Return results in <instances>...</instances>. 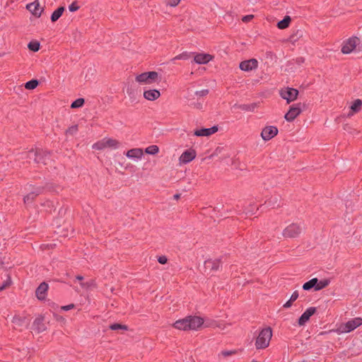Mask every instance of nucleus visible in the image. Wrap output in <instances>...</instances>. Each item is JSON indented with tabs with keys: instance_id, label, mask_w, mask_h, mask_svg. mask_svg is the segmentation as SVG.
<instances>
[{
	"instance_id": "f257e3e1",
	"label": "nucleus",
	"mask_w": 362,
	"mask_h": 362,
	"mask_svg": "<svg viewBox=\"0 0 362 362\" xmlns=\"http://www.w3.org/2000/svg\"><path fill=\"white\" fill-rule=\"evenodd\" d=\"M204 319L196 315H188L182 319L175 321L173 327L175 329L188 331L198 330L204 324Z\"/></svg>"
},
{
	"instance_id": "f03ea898",
	"label": "nucleus",
	"mask_w": 362,
	"mask_h": 362,
	"mask_svg": "<svg viewBox=\"0 0 362 362\" xmlns=\"http://www.w3.org/2000/svg\"><path fill=\"white\" fill-rule=\"evenodd\" d=\"M272 337V329L270 327L262 329L255 341L257 349H264L269 346Z\"/></svg>"
},
{
	"instance_id": "7ed1b4c3",
	"label": "nucleus",
	"mask_w": 362,
	"mask_h": 362,
	"mask_svg": "<svg viewBox=\"0 0 362 362\" xmlns=\"http://www.w3.org/2000/svg\"><path fill=\"white\" fill-rule=\"evenodd\" d=\"M120 146V142L112 138H104L93 145V148L104 150L105 148L117 149Z\"/></svg>"
},
{
	"instance_id": "20e7f679",
	"label": "nucleus",
	"mask_w": 362,
	"mask_h": 362,
	"mask_svg": "<svg viewBox=\"0 0 362 362\" xmlns=\"http://www.w3.org/2000/svg\"><path fill=\"white\" fill-rule=\"evenodd\" d=\"M158 79V74L156 71H147L136 76V81L140 84L151 85Z\"/></svg>"
},
{
	"instance_id": "39448f33",
	"label": "nucleus",
	"mask_w": 362,
	"mask_h": 362,
	"mask_svg": "<svg viewBox=\"0 0 362 362\" xmlns=\"http://www.w3.org/2000/svg\"><path fill=\"white\" fill-rule=\"evenodd\" d=\"M280 95L282 98L286 100L287 103L296 100L298 95V90L293 88H285L280 90Z\"/></svg>"
},
{
	"instance_id": "423d86ee",
	"label": "nucleus",
	"mask_w": 362,
	"mask_h": 362,
	"mask_svg": "<svg viewBox=\"0 0 362 362\" xmlns=\"http://www.w3.org/2000/svg\"><path fill=\"white\" fill-rule=\"evenodd\" d=\"M362 325L361 317L353 318L340 327L341 332H350Z\"/></svg>"
},
{
	"instance_id": "0eeeda50",
	"label": "nucleus",
	"mask_w": 362,
	"mask_h": 362,
	"mask_svg": "<svg viewBox=\"0 0 362 362\" xmlns=\"http://www.w3.org/2000/svg\"><path fill=\"white\" fill-rule=\"evenodd\" d=\"M222 266V261L221 258L217 259H208L204 262L205 272L209 270L210 272H214L219 270Z\"/></svg>"
},
{
	"instance_id": "6e6552de",
	"label": "nucleus",
	"mask_w": 362,
	"mask_h": 362,
	"mask_svg": "<svg viewBox=\"0 0 362 362\" xmlns=\"http://www.w3.org/2000/svg\"><path fill=\"white\" fill-rule=\"evenodd\" d=\"M360 40L356 37H353L344 42L341 48V52L344 54H349L356 48L359 44Z\"/></svg>"
},
{
	"instance_id": "1a4fd4ad",
	"label": "nucleus",
	"mask_w": 362,
	"mask_h": 362,
	"mask_svg": "<svg viewBox=\"0 0 362 362\" xmlns=\"http://www.w3.org/2000/svg\"><path fill=\"white\" fill-rule=\"evenodd\" d=\"M302 112L301 104L298 103L291 106L288 112L285 115L284 117L288 122H292Z\"/></svg>"
},
{
	"instance_id": "9d476101",
	"label": "nucleus",
	"mask_w": 362,
	"mask_h": 362,
	"mask_svg": "<svg viewBox=\"0 0 362 362\" xmlns=\"http://www.w3.org/2000/svg\"><path fill=\"white\" fill-rule=\"evenodd\" d=\"M258 62L255 59L245 60L240 64V69L244 71H250L257 68Z\"/></svg>"
},
{
	"instance_id": "9b49d317",
	"label": "nucleus",
	"mask_w": 362,
	"mask_h": 362,
	"mask_svg": "<svg viewBox=\"0 0 362 362\" xmlns=\"http://www.w3.org/2000/svg\"><path fill=\"white\" fill-rule=\"evenodd\" d=\"M278 133V129L276 127L270 126L265 127L262 133L261 136L264 141H269L275 136Z\"/></svg>"
},
{
	"instance_id": "f8f14e48",
	"label": "nucleus",
	"mask_w": 362,
	"mask_h": 362,
	"mask_svg": "<svg viewBox=\"0 0 362 362\" xmlns=\"http://www.w3.org/2000/svg\"><path fill=\"white\" fill-rule=\"evenodd\" d=\"M317 311L316 308L310 307L301 315V316L298 318V325H304L310 319V317L313 315Z\"/></svg>"
},
{
	"instance_id": "ddd939ff",
	"label": "nucleus",
	"mask_w": 362,
	"mask_h": 362,
	"mask_svg": "<svg viewBox=\"0 0 362 362\" xmlns=\"http://www.w3.org/2000/svg\"><path fill=\"white\" fill-rule=\"evenodd\" d=\"M195 157H196V152L194 150H192V149L187 150L182 153V155L180 156V157L179 158V161L181 163H187L192 161V160H194Z\"/></svg>"
},
{
	"instance_id": "4468645a",
	"label": "nucleus",
	"mask_w": 362,
	"mask_h": 362,
	"mask_svg": "<svg viewBox=\"0 0 362 362\" xmlns=\"http://www.w3.org/2000/svg\"><path fill=\"white\" fill-rule=\"evenodd\" d=\"M125 155L130 159H141L144 156V151L142 148H135L127 151Z\"/></svg>"
},
{
	"instance_id": "2eb2a0df",
	"label": "nucleus",
	"mask_w": 362,
	"mask_h": 362,
	"mask_svg": "<svg viewBox=\"0 0 362 362\" xmlns=\"http://www.w3.org/2000/svg\"><path fill=\"white\" fill-rule=\"evenodd\" d=\"M160 96V93L156 89H147L144 91V98L148 100L153 101Z\"/></svg>"
},
{
	"instance_id": "dca6fc26",
	"label": "nucleus",
	"mask_w": 362,
	"mask_h": 362,
	"mask_svg": "<svg viewBox=\"0 0 362 362\" xmlns=\"http://www.w3.org/2000/svg\"><path fill=\"white\" fill-rule=\"evenodd\" d=\"M218 131V127L214 126L211 128L197 129L194 131V135L197 136H209Z\"/></svg>"
},
{
	"instance_id": "f3484780",
	"label": "nucleus",
	"mask_w": 362,
	"mask_h": 362,
	"mask_svg": "<svg viewBox=\"0 0 362 362\" xmlns=\"http://www.w3.org/2000/svg\"><path fill=\"white\" fill-rule=\"evenodd\" d=\"M48 284L45 282H42L35 291L36 297L39 300H44L46 297V292L48 289Z\"/></svg>"
},
{
	"instance_id": "a211bd4d",
	"label": "nucleus",
	"mask_w": 362,
	"mask_h": 362,
	"mask_svg": "<svg viewBox=\"0 0 362 362\" xmlns=\"http://www.w3.org/2000/svg\"><path fill=\"white\" fill-rule=\"evenodd\" d=\"M213 57L209 54H197L194 55V61L199 64H205L210 62Z\"/></svg>"
},
{
	"instance_id": "6ab92c4d",
	"label": "nucleus",
	"mask_w": 362,
	"mask_h": 362,
	"mask_svg": "<svg viewBox=\"0 0 362 362\" xmlns=\"http://www.w3.org/2000/svg\"><path fill=\"white\" fill-rule=\"evenodd\" d=\"M27 8L33 15H35L36 16H40L41 13L43 11V8L40 6V4L38 1H34L31 4H28Z\"/></svg>"
},
{
	"instance_id": "aec40b11",
	"label": "nucleus",
	"mask_w": 362,
	"mask_h": 362,
	"mask_svg": "<svg viewBox=\"0 0 362 362\" xmlns=\"http://www.w3.org/2000/svg\"><path fill=\"white\" fill-rule=\"evenodd\" d=\"M300 228H285L282 232L285 238H296L300 233Z\"/></svg>"
},
{
	"instance_id": "412c9836",
	"label": "nucleus",
	"mask_w": 362,
	"mask_h": 362,
	"mask_svg": "<svg viewBox=\"0 0 362 362\" xmlns=\"http://www.w3.org/2000/svg\"><path fill=\"white\" fill-rule=\"evenodd\" d=\"M42 192V189L40 187L35 188L33 191H32L30 193L27 194L23 198V202L25 204H28L32 203L35 197L39 195Z\"/></svg>"
},
{
	"instance_id": "4be33fe9",
	"label": "nucleus",
	"mask_w": 362,
	"mask_h": 362,
	"mask_svg": "<svg viewBox=\"0 0 362 362\" xmlns=\"http://www.w3.org/2000/svg\"><path fill=\"white\" fill-rule=\"evenodd\" d=\"M362 106V101L360 99L356 100L351 105V111L349 115H353L355 112H358Z\"/></svg>"
},
{
	"instance_id": "5701e85b",
	"label": "nucleus",
	"mask_w": 362,
	"mask_h": 362,
	"mask_svg": "<svg viewBox=\"0 0 362 362\" xmlns=\"http://www.w3.org/2000/svg\"><path fill=\"white\" fill-rule=\"evenodd\" d=\"M317 278H313L307 282L304 283L303 285V289L305 291H310L312 288L315 290V285L317 284Z\"/></svg>"
},
{
	"instance_id": "b1692460",
	"label": "nucleus",
	"mask_w": 362,
	"mask_h": 362,
	"mask_svg": "<svg viewBox=\"0 0 362 362\" xmlns=\"http://www.w3.org/2000/svg\"><path fill=\"white\" fill-rule=\"evenodd\" d=\"M291 21V17L289 16H286L282 21L277 23V27L281 30L286 29L289 26Z\"/></svg>"
},
{
	"instance_id": "393cba45",
	"label": "nucleus",
	"mask_w": 362,
	"mask_h": 362,
	"mask_svg": "<svg viewBox=\"0 0 362 362\" xmlns=\"http://www.w3.org/2000/svg\"><path fill=\"white\" fill-rule=\"evenodd\" d=\"M33 326L35 327L38 332H43L45 329L43 318L37 317L33 322Z\"/></svg>"
},
{
	"instance_id": "a878e982",
	"label": "nucleus",
	"mask_w": 362,
	"mask_h": 362,
	"mask_svg": "<svg viewBox=\"0 0 362 362\" xmlns=\"http://www.w3.org/2000/svg\"><path fill=\"white\" fill-rule=\"evenodd\" d=\"M330 283V280L328 279H325L319 281L317 279V284L315 285V291H320L327 286H329Z\"/></svg>"
},
{
	"instance_id": "bb28decb",
	"label": "nucleus",
	"mask_w": 362,
	"mask_h": 362,
	"mask_svg": "<svg viewBox=\"0 0 362 362\" xmlns=\"http://www.w3.org/2000/svg\"><path fill=\"white\" fill-rule=\"evenodd\" d=\"M54 233L57 235V238L69 236L68 228H57V230H54Z\"/></svg>"
},
{
	"instance_id": "cd10ccee",
	"label": "nucleus",
	"mask_w": 362,
	"mask_h": 362,
	"mask_svg": "<svg viewBox=\"0 0 362 362\" xmlns=\"http://www.w3.org/2000/svg\"><path fill=\"white\" fill-rule=\"evenodd\" d=\"M64 11V7L61 6L58 8L56 11L53 12L51 16V20L52 22L57 21L62 15L63 12Z\"/></svg>"
},
{
	"instance_id": "c85d7f7f",
	"label": "nucleus",
	"mask_w": 362,
	"mask_h": 362,
	"mask_svg": "<svg viewBox=\"0 0 362 362\" xmlns=\"http://www.w3.org/2000/svg\"><path fill=\"white\" fill-rule=\"evenodd\" d=\"M159 152V148L156 145H151L146 148L145 153L150 155H156Z\"/></svg>"
},
{
	"instance_id": "c756f323",
	"label": "nucleus",
	"mask_w": 362,
	"mask_h": 362,
	"mask_svg": "<svg viewBox=\"0 0 362 362\" xmlns=\"http://www.w3.org/2000/svg\"><path fill=\"white\" fill-rule=\"evenodd\" d=\"M110 329L112 330H118V329L128 330V327L125 325L114 323V324H112L110 325Z\"/></svg>"
},
{
	"instance_id": "7c9ffc66",
	"label": "nucleus",
	"mask_w": 362,
	"mask_h": 362,
	"mask_svg": "<svg viewBox=\"0 0 362 362\" xmlns=\"http://www.w3.org/2000/svg\"><path fill=\"white\" fill-rule=\"evenodd\" d=\"M38 85L37 80H31L25 84V88L28 90H33Z\"/></svg>"
},
{
	"instance_id": "2f4dec72",
	"label": "nucleus",
	"mask_w": 362,
	"mask_h": 362,
	"mask_svg": "<svg viewBox=\"0 0 362 362\" xmlns=\"http://www.w3.org/2000/svg\"><path fill=\"white\" fill-rule=\"evenodd\" d=\"M28 158L30 159H33L35 162L36 163H40V160H38L37 158V156H38V151H30L28 152Z\"/></svg>"
},
{
	"instance_id": "473e14b6",
	"label": "nucleus",
	"mask_w": 362,
	"mask_h": 362,
	"mask_svg": "<svg viewBox=\"0 0 362 362\" xmlns=\"http://www.w3.org/2000/svg\"><path fill=\"white\" fill-rule=\"evenodd\" d=\"M191 56V54L190 53H188V52H183L180 54H178L175 57H174L172 60L173 61H175L176 59H182V60H186V59H188Z\"/></svg>"
},
{
	"instance_id": "72a5a7b5",
	"label": "nucleus",
	"mask_w": 362,
	"mask_h": 362,
	"mask_svg": "<svg viewBox=\"0 0 362 362\" xmlns=\"http://www.w3.org/2000/svg\"><path fill=\"white\" fill-rule=\"evenodd\" d=\"M84 103V100L83 98H78L74 101L71 105V108H78L81 107Z\"/></svg>"
},
{
	"instance_id": "f704fd0d",
	"label": "nucleus",
	"mask_w": 362,
	"mask_h": 362,
	"mask_svg": "<svg viewBox=\"0 0 362 362\" xmlns=\"http://www.w3.org/2000/svg\"><path fill=\"white\" fill-rule=\"evenodd\" d=\"M28 48L33 52H37L40 49V44L37 42H30L28 44Z\"/></svg>"
},
{
	"instance_id": "c9c22d12",
	"label": "nucleus",
	"mask_w": 362,
	"mask_h": 362,
	"mask_svg": "<svg viewBox=\"0 0 362 362\" xmlns=\"http://www.w3.org/2000/svg\"><path fill=\"white\" fill-rule=\"evenodd\" d=\"M167 6L175 7L180 2V0H165Z\"/></svg>"
},
{
	"instance_id": "e433bc0d",
	"label": "nucleus",
	"mask_w": 362,
	"mask_h": 362,
	"mask_svg": "<svg viewBox=\"0 0 362 362\" xmlns=\"http://www.w3.org/2000/svg\"><path fill=\"white\" fill-rule=\"evenodd\" d=\"M11 283V280L10 276H8V279L5 281L1 286H0V291H3L4 288L10 286Z\"/></svg>"
},
{
	"instance_id": "4c0bfd02",
	"label": "nucleus",
	"mask_w": 362,
	"mask_h": 362,
	"mask_svg": "<svg viewBox=\"0 0 362 362\" xmlns=\"http://www.w3.org/2000/svg\"><path fill=\"white\" fill-rule=\"evenodd\" d=\"M236 353H237V351L233 350V351H222L221 354L223 356L226 357V356H229L233 354H235Z\"/></svg>"
},
{
	"instance_id": "58836bf2",
	"label": "nucleus",
	"mask_w": 362,
	"mask_h": 362,
	"mask_svg": "<svg viewBox=\"0 0 362 362\" xmlns=\"http://www.w3.org/2000/svg\"><path fill=\"white\" fill-rule=\"evenodd\" d=\"M78 6H77L76 3L74 2L69 6V9L71 12L76 11L78 9Z\"/></svg>"
},
{
	"instance_id": "ea45409f",
	"label": "nucleus",
	"mask_w": 362,
	"mask_h": 362,
	"mask_svg": "<svg viewBox=\"0 0 362 362\" xmlns=\"http://www.w3.org/2000/svg\"><path fill=\"white\" fill-rule=\"evenodd\" d=\"M158 262L160 264H164L167 263V262H168V258H167L165 256H164V255H163V256H160V257H158Z\"/></svg>"
},
{
	"instance_id": "a19ab883",
	"label": "nucleus",
	"mask_w": 362,
	"mask_h": 362,
	"mask_svg": "<svg viewBox=\"0 0 362 362\" xmlns=\"http://www.w3.org/2000/svg\"><path fill=\"white\" fill-rule=\"evenodd\" d=\"M298 296H299L298 291H295L292 293V295H291V298H290L291 301H293V302H294L296 300H297V298H298Z\"/></svg>"
},
{
	"instance_id": "79ce46f5",
	"label": "nucleus",
	"mask_w": 362,
	"mask_h": 362,
	"mask_svg": "<svg viewBox=\"0 0 362 362\" xmlns=\"http://www.w3.org/2000/svg\"><path fill=\"white\" fill-rule=\"evenodd\" d=\"M44 157L45 156H44V154L42 153V152L38 151V156H37L38 160H40V163H43L46 164Z\"/></svg>"
},
{
	"instance_id": "37998d69",
	"label": "nucleus",
	"mask_w": 362,
	"mask_h": 362,
	"mask_svg": "<svg viewBox=\"0 0 362 362\" xmlns=\"http://www.w3.org/2000/svg\"><path fill=\"white\" fill-rule=\"evenodd\" d=\"M77 126H73L68 129V133H69L70 134H74L77 132Z\"/></svg>"
},
{
	"instance_id": "c03bdc74",
	"label": "nucleus",
	"mask_w": 362,
	"mask_h": 362,
	"mask_svg": "<svg viewBox=\"0 0 362 362\" xmlns=\"http://www.w3.org/2000/svg\"><path fill=\"white\" fill-rule=\"evenodd\" d=\"M196 94L199 96H204L208 94V90H202L201 91H197Z\"/></svg>"
},
{
	"instance_id": "a18cd8bd",
	"label": "nucleus",
	"mask_w": 362,
	"mask_h": 362,
	"mask_svg": "<svg viewBox=\"0 0 362 362\" xmlns=\"http://www.w3.org/2000/svg\"><path fill=\"white\" fill-rule=\"evenodd\" d=\"M293 301H291V299H289L287 302H286L284 305H283V308H289L291 307L292 305V303H293Z\"/></svg>"
},
{
	"instance_id": "49530a36",
	"label": "nucleus",
	"mask_w": 362,
	"mask_h": 362,
	"mask_svg": "<svg viewBox=\"0 0 362 362\" xmlns=\"http://www.w3.org/2000/svg\"><path fill=\"white\" fill-rule=\"evenodd\" d=\"M253 18V16L252 15H248V16H244L242 20L243 22H248L250 21L252 18Z\"/></svg>"
},
{
	"instance_id": "de8ad7c7",
	"label": "nucleus",
	"mask_w": 362,
	"mask_h": 362,
	"mask_svg": "<svg viewBox=\"0 0 362 362\" xmlns=\"http://www.w3.org/2000/svg\"><path fill=\"white\" fill-rule=\"evenodd\" d=\"M74 308V304H69V305H65V306H63L62 308L64 310H69L72 308Z\"/></svg>"
},
{
	"instance_id": "09e8293b",
	"label": "nucleus",
	"mask_w": 362,
	"mask_h": 362,
	"mask_svg": "<svg viewBox=\"0 0 362 362\" xmlns=\"http://www.w3.org/2000/svg\"><path fill=\"white\" fill-rule=\"evenodd\" d=\"M251 209H247V213H251V214H254L255 213V209H257V208L254 206V205H251Z\"/></svg>"
},
{
	"instance_id": "8fccbe9b",
	"label": "nucleus",
	"mask_w": 362,
	"mask_h": 362,
	"mask_svg": "<svg viewBox=\"0 0 362 362\" xmlns=\"http://www.w3.org/2000/svg\"><path fill=\"white\" fill-rule=\"evenodd\" d=\"M221 148H217L215 150V151L213 153V154H211V156L212 157V156H217L219 153H221Z\"/></svg>"
},
{
	"instance_id": "3c124183",
	"label": "nucleus",
	"mask_w": 362,
	"mask_h": 362,
	"mask_svg": "<svg viewBox=\"0 0 362 362\" xmlns=\"http://www.w3.org/2000/svg\"><path fill=\"white\" fill-rule=\"evenodd\" d=\"M80 285L81 286V287L83 288H88L90 286V284H88V282L86 283H84V282H81L80 283Z\"/></svg>"
},
{
	"instance_id": "603ef678",
	"label": "nucleus",
	"mask_w": 362,
	"mask_h": 362,
	"mask_svg": "<svg viewBox=\"0 0 362 362\" xmlns=\"http://www.w3.org/2000/svg\"><path fill=\"white\" fill-rule=\"evenodd\" d=\"M76 279L77 280H78V281H83V279H84V278H83V276H81V275H77V276H76Z\"/></svg>"
},
{
	"instance_id": "864d4df0",
	"label": "nucleus",
	"mask_w": 362,
	"mask_h": 362,
	"mask_svg": "<svg viewBox=\"0 0 362 362\" xmlns=\"http://www.w3.org/2000/svg\"><path fill=\"white\" fill-rule=\"evenodd\" d=\"M180 194H175V195H174V199L177 200V199H178L180 198Z\"/></svg>"
},
{
	"instance_id": "5fc2aeb1",
	"label": "nucleus",
	"mask_w": 362,
	"mask_h": 362,
	"mask_svg": "<svg viewBox=\"0 0 362 362\" xmlns=\"http://www.w3.org/2000/svg\"><path fill=\"white\" fill-rule=\"evenodd\" d=\"M74 231V229H72V230H71V235H73Z\"/></svg>"
}]
</instances>
